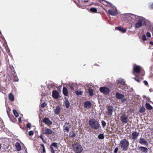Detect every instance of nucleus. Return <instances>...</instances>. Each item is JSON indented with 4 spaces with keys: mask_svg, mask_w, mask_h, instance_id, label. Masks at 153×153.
<instances>
[{
    "mask_svg": "<svg viewBox=\"0 0 153 153\" xmlns=\"http://www.w3.org/2000/svg\"><path fill=\"white\" fill-rule=\"evenodd\" d=\"M45 148H43V149H42V153H45Z\"/></svg>",
    "mask_w": 153,
    "mask_h": 153,
    "instance_id": "52",
    "label": "nucleus"
},
{
    "mask_svg": "<svg viewBox=\"0 0 153 153\" xmlns=\"http://www.w3.org/2000/svg\"><path fill=\"white\" fill-rule=\"evenodd\" d=\"M142 77L140 75H137V77L136 76L134 78V79L138 82H140V78H142Z\"/></svg>",
    "mask_w": 153,
    "mask_h": 153,
    "instance_id": "30",
    "label": "nucleus"
},
{
    "mask_svg": "<svg viewBox=\"0 0 153 153\" xmlns=\"http://www.w3.org/2000/svg\"><path fill=\"white\" fill-rule=\"evenodd\" d=\"M100 2L103 5L106 6L108 1L103 0H100Z\"/></svg>",
    "mask_w": 153,
    "mask_h": 153,
    "instance_id": "39",
    "label": "nucleus"
},
{
    "mask_svg": "<svg viewBox=\"0 0 153 153\" xmlns=\"http://www.w3.org/2000/svg\"><path fill=\"white\" fill-rule=\"evenodd\" d=\"M91 105V103L89 101L85 102L84 104V107L85 108L88 109L90 108Z\"/></svg>",
    "mask_w": 153,
    "mask_h": 153,
    "instance_id": "18",
    "label": "nucleus"
},
{
    "mask_svg": "<svg viewBox=\"0 0 153 153\" xmlns=\"http://www.w3.org/2000/svg\"><path fill=\"white\" fill-rule=\"evenodd\" d=\"M34 134L33 131H30L29 132L28 134L30 136H31Z\"/></svg>",
    "mask_w": 153,
    "mask_h": 153,
    "instance_id": "43",
    "label": "nucleus"
},
{
    "mask_svg": "<svg viewBox=\"0 0 153 153\" xmlns=\"http://www.w3.org/2000/svg\"><path fill=\"white\" fill-rule=\"evenodd\" d=\"M118 150V147H116L115 148L114 151V153H117Z\"/></svg>",
    "mask_w": 153,
    "mask_h": 153,
    "instance_id": "49",
    "label": "nucleus"
},
{
    "mask_svg": "<svg viewBox=\"0 0 153 153\" xmlns=\"http://www.w3.org/2000/svg\"><path fill=\"white\" fill-rule=\"evenodd\" d=\"M15 146L17 151H19L21 150V146L20 144L18 142L16 143Z\"/></svg>",
    "mask_w": 153,
    "mask_h": 153,
    "instance_id": "24",
    "label": "nucleus"
},
{
    "mask_svg": "<svg viewBox=\"0 0 153 153\" xmlns=\"http://www.w3.org/2000/svg\"><path fill=\"white\" fill-rule=\"evenodd\" d=\"M117 83L118 84H120L121 85H124L125 82L123 79H119L117 81Z\"/></svg>",
    "mask_w": 153,
    "mask_h": 153,
    "instance_id": "26",
    "label": "nucleus"
},
{
    "mask_svg": "<svg viewBox=\"0 0 153 153\" xmlns=\"http://www.w3.org/2000/svg\"><path fill=\"white\" fill-rule=\"evenodd\" d=\"M120 120L122 123H126L129 121L128 116L125 114H123L120 117Z\"/></svg>",
    "mask_w": 153,
    "mask_h": 153,
    "instance_id": "8",
    "label": "nucleus"
},
{
    "mask_svg": "<svg viewBox=\"0 0 153 153\" xmlns=\"http://www.w3.org/2000/svg\"><path fill=\"white\" fill-rule=\"evenodd\" d=\"M39 137L42 140V141L45 143H46V141L42 137V134H41L39 136Z\"/></svg>",
    "mask_w": 153,
    "mask_h": 153,
    "instance_id": "42",
    "label": "nucleus"
},
{
    "mask_svg": "<svg viewBox=\"0 0 153 153\" xmlns=\"http://www.w3.org/2000/svg\"><path fill=\"white\" fill-rule=\"evenodd\" d=\"M119 145L122 149L125 151L128 149L129 142L126 139H123L120 141Z\"/></svg>",
    "mask_w": 153,
    "mask_h": 153,
    "instance_id": "4",
    "label": "nucleus"
},
{
    "mask_svg": "<svg viewBox=\"0 0 153 153\" xmlns=\"http://www.w3.org/2000/svg\"><path fill=\"white\" fill-rule=\"evenodd\" d=\"M8 97L9 99H10V94H8Z\"/></svg>",
    "mask_w": 153,
    "mask_h": 153,
    "instance_id": "57",
    "label": "nucleus"
},
{
    "mask_svg": "<svg viewBox=\"0 0 153 153\" xmlns=\"http://www.w3.org/2000/svg\"><path fill=\"white\" fill-rule=\"evenodd\" d=\"M149 44L152 45H153V42H152V41H150V42H149Z\"/></svg>",
    "mask_w": 153,
    "mask_h": 153,
    "instance_id": "55",
    "label": "nucleus"
},
{
    "mask_svg": "<svg viewBox=\"0 0 153 153\" xmlns=\"http://www.w3.org/2000/svg\"><path fill=\"white\" fill-rule=\"evenodd\" d=\"M108 13L113 16H115L117 14V12L116 9H110L108 10Z\"/></svg>",
    "mask_w": 153,
    "mask_h": 153,
    "instance_id": "14",
    "label": "nucleus"
},
{
    "mask_svg": "<svg viewBox=\"0 0 153 153\" xmlns=\"http://www.w3.org/2000/svg\"><path fill=\"white\" fill-rule=\"evenodd\" d=\"M27 128H30L31 127V124L30 123H28L27 124Z\"/></svg>",
    "mask_w": 153,
    "mask_h": 153,
    "instance_id": "46",
    "label": "nucleus"
},
{
    "mask_svg": "<svg viewBox=\"0 0 153 153\" xmlns=\"http://www.w3.org/2000/svg\"><path fill=\"white\" fill-rule=\"evenodd\" d=\"M142 39L144 41L146 40V39L145 35H143V36H142Z\"/></svg>",
    "mask_w": 153,
    "mask_h": 153,
    "instance_id": "47",
    "label": "nucleus"
},
{
    "mask_svg": "<svg viewBox=\"0 0 153 153\" xmlns=\"http://www.w3.org/2000/svg\"><path fill=\"white\" fill-rule=\"evenodd\" d=\"M61 110V108L59 106H56V109L54 110V113L56 115L59 114Z\"/></svg>",
    "mask_w": 153,
    "mask_h": 153,
    "instance_id": "21",
    "label": "nucleus"
},
{
    "mask_svg": "<svg viewBox=\"0 0 153 153\" xmlns=\"http://www.w3.org/2000/svg\"><path fill=\"white\" fill-rule=\"evenodd\" d=\"M143 19L142 18H139L137 22L135 24V28H138L141 27L142 25V22Z\"/></svg>",
    "mask_w": 153,
    "mask_h": 153,
    "instance_id": "11",
    "label": "nucleus"
},
{
    "mask_svg": "<svg viewBox=\"0 0 153 153\" xmlns=\"http://www.w3.org/2000/svg\"><path fill=\"white\" fill-rule=\"evenodd\" d=\"M90 11L94 13H96L97 11V9L96 8L91 7L90 9Z\"/></svg>",
    "mask_w": 153,
    "mask_h": 153,
    "instance_id": "33",
    "label": "nucleus"
},
{
    "mask_svg": "<svg viewBox=\"0 0 153 153\" xmlns=\"http://www.w3.org/2000/svg\"><path fill=\"white\" fill-rule=\"evenodd\" d=\"M50 149L51 153H55V151L58 149L57 143L56 142L53 143L50 146Z\"/></svg>",
    "mask_w": 153,
    "mask_h": 153,
    "instance_id": "9",
    "label": "nucleus"
},
{
    "mask_svg": "<svg viewBox=\"0 0 153 153\" xmlns=\"http://www.w3.org/2000/svg\"><path fill=\"white\" fill-rule=\"evenodd\" d=\"M40 146L42 147V148L43 149V148H45V146L43 144H41V145H40Z\"/></svg>",
    "mask_w": 153,
    "mask_h": 153,
    "instance_id": "54",
    "label": "nucleus"
},
{
    "mask_svg": "<svg viewBox=\"0 0 153 153\" xmlns=\"http://www.w3.org/2000/svg\"><path fill=\"white\" fill-rule=\"evenodd\" d=\"M88 92L89 94V95L91 96H92L93 95L94 91L93 90L90 88L88 89Z\"/></svg>",
    "mask_w": 153,
    "mask_h": 153,
    "instance_id": "31",
    "label": "nucleus"
},
{
    "mask_svg": "<svg viewBox=\"0 0 153 153\" xmlns=\"http://www.w3.org/2000/svg\"><path fill=\"white\" fill-rule=\"evenodd\" d=\"M152 58H153V54H152Z\"/></svg>",
    "mask_w": 153,
    "mask_h": 153,
    "instance_id": "61",
    "label": "nucleus"
},
{
    "mask_svg": "<svg viewBox=\"0 0 153 153\" xmlns=\"http://www.w3.org/2000/svg\"><path fill=\"white\" fill-rule=\"evenodd\" d=\"M149 91H150V92H151V89H149Z\"/></svg>",
    "mask_w": 153,
    "mask_h": 153,
    "instance_id": "60",
    "label": "nucleus"
},
{
    "mask_svg": "<svg viewBox=\"0 0 153 153\" xmlns=\"http://www.w3.org/2000/svg\"><path fill=\"white\" fill-rule=\"evenodd\" d=\"M139 143L142 145H144L146 146L148 145V143L147 140L143 138H140L139 141Z\"/></svg>",
    "mask_w": 153,
    "mask_h": 153,
    "instance_id": "15",
    "label": "nucleus"
},
{
    "mask_svg": "<svg viewBox=\"0 0 153 153\" xmlns=\"http://www.w3.org/2000/svg\"><path fill=\"white\" fill-rule=\"evenodd\" d=\"M107 111L105 113L106 115L111 116L112 115L113 112L114 111V108L111 105H107L106 106Z\"/></svg>",
    "mask_w": 153,
    "mask_h": 153,
    "instance_id": "6",
    "label": "nucleus"
},
{
    "mask_svg": "<svg viewBox=\"0 0 153 153\" xmlns=\"http://www.w3.org/2000/svg\"><path fill=\"white\" fill-rule=\"evenodd\" d=\"M14 98L13 95L10 93V101H13L14 100Z\"/></svg>",
    "mask_w": 153,
    "mask_h": 153,
    "instance_id": "37",
    "label": "nucleus"
},
{
    "mask_svg": "<svg viewBox=\"0 0 153 153\" xmlns=\"http://www.w3.org/2000/svg\"><path fill=\"white\" fill-rule=\"evenodd\" d=\"M10 111V108H8L7 109V114H8V116L10 117V113L9 111Z\"/></svg>",
    "mask_w": 153,
    "mask_h": 153,
    "instance_id": "48",
    "label": "nucleus"
},
{
    "mask_svg": "<svg viewBox=\"0 0 153 153\" xmlns=\"http://www.w3.org/2000/svg\"><path fill=\"white\" fill-rule=\"evenodd\" d=\"M100 91L105 95L108 94L110 92L109 89L106 87H102L100 88Z\"/></svg>",
    "mask_w": 153,
    "mask_h": 153,
    "instance_id": "7",
    "label": "nucleus"
},
{
    "mask_svg": "<svg viewBox=\"0 0 153 153\" xmlns=\"http://www.w3.org/2000/svg\"><path fill=\"white\" fill-rule=\"evenodd\" d=\"M145 107L146 108L149 110H152L153 107L149 103L146 102L145 104Z\"/></svg>",
    "mask_w": 153,
    "mask_h": 153,
    "instance_id": "27",
    "label": "nucleus"
},
{
    "mask_svg": "<svg viewBox=\"0 0 153 153\" xmlns=\"http://www.w3.org/2000/svg\"><path fill=\"white\" fill-rule=\"evenodd\" d=\"M18 121H19V123H21L22 122L21 118V117H19L18 118Z\"/></svg>",
    "mask_w": 153,
    "mask_h": 153,
    "instance_id": "51",
    "label": "nucleus"
},
{
    "mask_svg": "<svg viewBox=\"0 0 153 153\" xmlns=\"http://www.w3.org/2000/svg\"><path fill=\"white\" fill-rule=\"evenodd\" d=\"M146 109L143 106L141 107L139 109V111L141 113H143L145 112Z\"/></svg>",
    "mask_w": 153,
    "mask_h": 153,
    "instance_id": "29",
    "label": "nucleus"
},
{
    "mask_svg": "<svg viewBox=\"0 0 153 153\" xmlns=\"http://www.w3.org/2000/svg\"><path fill=\"white\" fill-rule=\"evenodd\" d=\"M151 131H152V132L153 133V128L151 130Z\"/></svg>",
    "mask_w": 153,
    "mask_h": 153,
    "instance_id": "59",
    "label": "nucleus"
},
{
    "mask_svg": "<svg viewBox=\"0 0 153 153\" xmlns=\"http://www.w3.org/2000/svg\"><path fill=\"white\" fill-rule=\"evenodd\" d=\"M88 1H84V2H88Z\"/></svg>",
    "mask_w": 153,
    "mask_h": 153,
    "instance_id": "58",
    "label": "nucleus"
},
{
    "mask_svg": "<svg viewBox=\"0 0 153 153\" xmlns=\"http://www.w3.org/2000/svg\"><path fill=\"white\" fill-rule=\"evenodd\" d=\"M71 126L68 123H65L63 126V129L65 132L66 131L68 132L69 131V129L71 128Z\"/></svg>",
    "mask_w": 153,
    "mask_h": 153,
    "instance_id": "12",
    "label": "nucleus"
},
{
    "mask_svg": "<svg viewBox=\"0 0 153 153\" xmlns=\"http://www.w3.org/2000/svg\"><path fill=\"white\" fill-rule=\"evenodd\" d=\"M47 105V103L45 102H44L40 106L42 108H44Z\"/></svg>",
    "mask_w": 153,
    "mask_h": 153,
    "instance_id": "41",
    "label": "nucleus"
},
{
    "mask_svg": "<svg viewBox=\"0 0 153 153\" xmlns=\"http://www.w3.org/2000/svg\"><path fill=\"white\" fill-rule=\"evenodd\" d=\"M43 133L45 134H53L54 132L51 129L45 128L43 130Z\"/></svg>",
    "mask_w": 153,
    "mask_h": 153,
    "instance_id": "13",
    "label": "nucleus"
},
{
    "mask_svg": "<svg viewBox=\"0 0 153 153\" xmlns=\"http://www.w3.org/2000/svg\"><path fill=\"white\" fill-rule=\"evenodd\" d=\"M92 4H90V5H92Z\"/></svg>",
    "mask_w": 153,
    "mask_h": 153,
    "instance_id": "62",
    "label": "nucleus"
},
{
    "mask_svg": "<svg viewBox=\"0 0 153 153\" xmlns=\"http://www.w3.org/2000/svg\"><path fill=\"white\" fill-rule=\"evenodd\" d=\"M10 70H11V73H10V79L13 80L14 81H18L19 80L18 78L15 71L14 68L13 66H10Z\"/></svg>",
    "mask_w": 153,
    "mask_h": 153,
    "instance_id": "5",
    "label": "nucleus"
},
{
    "mask_svg": "<svg viewBox=\"0 0 153 153\" xmlns=\"http://www.w3.org/2000/svg\"><path fill=\"white\" fill-rule=\"evenodd\" d=\"M52 96L54 99H57L59 98V93L56 90L53 91L52 92Z\"/></svg>",
    "mask_w": 153,
    "mask_h": 153,
    "instance_id": "17",
    "label": "nucleus"
},
{
    "mask_svg": "<svg viewBox=\"0 0 153 153\" xmlns=\"http://www.w3.org/2000/svg\"><path fill=\"white\" fill-rule=\"evenodd\" d=\"M88 124L91 128L94 130L98 129L100 127L99 122L95 119L89 120Z\"/></svg>",
    "mask_w": 153,
    "mask_h": 153,
    "instance_id": "2",
    "label": "nucleus"
},
{
    "mask_svg": "<svg viewBox=\"0 0 153 153\" xmlns=\"http://www.w3.org/2000/svg\"><path fill=\"white\" fill-rule=\"evenodd\" d=\"M65 104L66 107V108H69L70 106V103L69 101L68 100V98L66 97H65Z\"/></svg>",
    "mask_w": 153,
    "mask_h": 153,
    "instance_id": "23",
    "label": "nucleus"
},
{
    "mask_svg": "<svg viewBox=\"0 0 153 153\" xmlns=\"http://www.w3.org/2000/svg\"><path fill=\"white\" fill-rule=\"evenodd\" d=\"M133 74L135 76L137 77V75H140L142 77L145 75V71L141 66L134 64L133 65Z\"/></svg>",
    "mask_w": 153,
    "mask_h": 153,
    "instance_id": "1",
    "label": "nucleus"
},
{
    "mask_svg": "<svg viewBox=\"0 0 153 153\" xmlns=\"http://www.w3.org/2000/svg\"><path fill=\"white\" fill-rule=\"evenodd\" d=\"M13 114L15 117H17L19 116V114L15 110L13 109Z\"/></svg>",
    "mask_w": 153,
    "mask_h": 153,
    "instance_id": "34",
    "label": "nucleus"
},
{
    "mask_svg": "<svg viewBox=\"0 0 153 153\" xmlns=\"http://www.w3.org/2000/svg\"><path fill=\"white\" fill-rule=\"evenodd\" d=\"M72 146L73 150L76 153H81L83 150L82 146L77 142H76L73 144Z\"/></svg>",
    "mask_w": 153,
    "mask_h": 153,
    "instance_id": "3",
    "label": "nucleus"
},
{
    "mask_svg": "<svg viewBox=\"0 0 153 153\" xmlns=\"http://www.w3.org/2000/svg\"><path fill=\"white\" fill-rule=\"evenodd\" d=\"M98 138L100 139H103L104 138V136L103 134H100L98 135Z\"/></svg>",
    "mask_w": 153,
    "mask_h": 153,
    "instance_id": "35",
    "label": "nucleus"
},
{
    "mask_svg": "<svg viewBox=\"0 0 153 153\" xmlns=\"http://www.w3.org/2000/svg\"><path fill=\"white\" fill-rule=\"evenodd\" d=\"M69 137H71L73 138L75 137L76 134L75 132L73 131H72L70 132L69 133Z\"/></svg>",
    "mask_w": 153,
    "mask_h": 153,
    "instance_id": "32",
    "label": "nucleus"
},
{
    "mask_svg": "<svg viewBox=\"0 0 153 153\" xmlns=\"http://www.w3.org/2000/svg\"><path fill=\"white\" fill-rule=\"evenodd\" d=\"M140 151L144 153H146L148 151V149L147 148L143 146H140L139 147Z\"/></svg>",
    "mask_w": 153,
    "mask_h": 153,
    "instance_id": "22",
    "label": "nucleus"
},
{
    "mask_svg": "<svg viewBox=\"0 0 153 153\" xmlns=\"http://www.w3.org/2000/svg\"><path fill=\"white\" fill-rule=\"evenodd\" d=\"M143 83H144V84L146 85V86H147V87H148L149 85V84H148V82H147V81L146 80H144L143 81Z\"/></svg>",
    "mask_w": 153,
    "mask_h": 153,
    "instance_id": "45",
    "label": "nucleus"
},
{
    "mask_svg": "<svg viewBox=\"0 0 153 153\" xmlns=\"http://www.w3.org/2000/svg\"><path fill=\"white\" fill-rule=\"evenodd\" d=\"M124 97V95L120 93L119 92H117L116 93V97L118 99H121Z\"/></svg>",
    "mask_w": 153,
    "mask_h": 153,
    "instance_id": "25",
    "label": "nucleus"
},
{
    "mask_svg": "<svg viewBox=\"0 0 153 153\" xmlns=\"http://www.w3.org/2000/svg\"><path fill=\"white\" fill-rule=\"evenodd\" d=\"M150 27L152 28V30H153V25H151L150 26Z\"/></svg>",
    "mask_w": 153,
    "mask_h": 153,
    "instance_id": "56",
    "label": "nucleus"
},
{
    "mask_svg": "<svg viewBox=\"0 0 153 153\" xmlns=\"http://www.w3.org/2000/svg\"><path fill=\"white\" fill-rule=\"evenodd\" d=\"M74 86H75V85H74V84H70L69 85V87H70V88L72 90H73V91L74 90Z\"/></svg>",
    "mask_w": 153,
    "mask_h": 153,
    "instance_id": "38",
    "label": "nucleus"
},
{
    "mask_svg": "<svg viewBox=\"0 0 153 153\" xmlns=\"http://www.w3.org/2000/svg\"><path fill=\"white\" fill-rule=\"evenodd\" d=\"M102 126L103 127H105L106 125V123L104 121H102L101 122Z\"/></svg>",
    "mask_w": 153,
    "mask_h": 153,
    "instance_id": "44",
    "label": "nucleus"
},
{
    "mask_svg": "<svg viewBox=\"0 0 153 153\" xmlns=\"http://www.w3.org/2000/svg\"><path fill=\"white\" fill-rule=\"evenodd\" d=\"M115 28L116 30H119L123 33H125L126 31V29L124 28L123 27L121 26L117 27H116Z\"/></svg>",
    "mask_w": 153,
    "mask_h": 153,
    "instance_id": "20",
    "label": "nucleus"
},
{
    "mask_svg": "<svg viewBox=\"0 0 153 153\" xmlns=\"http://www.w3.org/2000/svg\"><path fill=\"white\" fill-rule=\"evenodd\" d=\"M106 6L110 7H113V5L112 4L108 1Z\"/></svg>",
    "mask_w": 153,
    "mask_h": 153,
    "instance_id": "40",
    "label": "nucleus"
},
{
    "mask_svg": "<svg viewBox=\"0 0 153 153\" xmlns=\"http://www.w3.org/2000/svg\"><path fill=\"white\" fill-rule=\"evenodd\" d=\"M63 94L65 96H67L68 95V90L66 88L64 87L63 88Z\"/></svg>",
    "mask_w": 153,
    "mask_h": 153,
    "instance_id": "28",
    "label": "nucleus"
},
{
    "mask_svg": "<svg viewBox=\"0 0 153 153\" xmlns=\"http://www.w3.org/2000/svg\"><path fill=\"white\" fill-rule=\"evenodd\" d=\"M43 122L45 124L49 125H51L52 124V122L48 118H45L43 120Z\"/></svg>",
    "mask_w": 153,
    "mask_h": 153,
    "instance_id": "19",
    "label": "nucleus"
},
{
    "mask_svg": "<svg viewBox=\"0 0 153 153\" xmlns=\"http://www.w3.org/2000/svg\"><path fill=\"white\" fill-rule=\"evenodd\" d=\"M146 36L148 37H149L151 36V34L149 32H147V33Z\"/></svg>",
    "mask_w": 153,
    "mask_h": 153,
    "instance_id": "50",
    "label": "nucleus"
},
{
    "mask_svg": "<svg viewBox=\"0 0 153 153\" xmlns=\"http://www.w3.org/2000/svg\"><path fill=\"white\" fill-rule=\"evenodd\" d=\"M146 98L148 101H150V98L149 97H146Z\"/></svg>",
    "mask_w": 153,
    "mask_h": 153,
    "instance_id": "53",
    "label": "nucleus"
},
{
    "mask_svg": "<svg viewBox=\"0 0 153 153\" xmlns=\"http://www.w3.org/2000/svg\"><path fill=\"white\" fill-rule=\"evenodd\" d=\"M136 17L135 16L134 14H128L126 15L125 18L127 19L128 21L133 22V21H134L136 19Z\"/></svg>",
    "mask_w": 153,
    "mask_h": 153,
    "instance_id": "10",
    "label": "nucleus"
},
{
    "mask_svg": "<svg viewBox=\"0 0 153 153\" xmlns=\"http://www.w3.org/2000/svg\"><path fill=\"white\" fill-rule=\"evenodd\" d=\"M76 93L77 96L82 95L83 93V91H76L75 92Z\"/></svg>",
    "mask_w": 153,
    "mask_h": 153,
    "instance_id": "36",
    "label": "nucleus"
},
{
    "mask_svg": "<svg viewBox=\"0 0 153 153\" xmlns=\"http://www.w3.org/2000/svg\"><path fill=\"white\" fill-rule=\"evenodd\" d=\"M140 134L139 133L134 132L132 133L131 137H130L131 139L133 140H136L138 137L139 136Z\"/></svg>",
    "mask_w": 153,
    "mask_h": 153,
    "instance_id": "16",
    "label": "nucleus"
}]
</instances>
